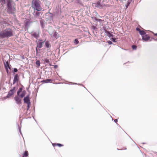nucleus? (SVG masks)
Instances as JSON below:
<instances>
[{"instance_id":"1","label":"nucleus","mask_w":157,"mask_h":157,"mask_svg":"<svg viewBox=\"0 0 157 157\" xmlns=\"http://www.w3.org/2000/svg\"><path fill=\"white\" fill-rule=\"evenodd\" d=\"M7 2V12L9 13H13L15 11V9L14 7V3L11 0H0V2L2 5Z\"/></svg>"},{"instance_id":"2","label":"nucleus","mask_w":157,"mask_h":157,"mask_svg":"<svg viewBox=\"0 0 157 157\" xmlns=\"http://www.w3.org/2000/svg\"><path fill=\"white\" fill-rule=\"evenodd\" d=\"M13 32L12 29L10 28H7L0 32V38H4L12 36Z\"/></svg>"},{"instance_id":"3","label":"nucleus","mask_w":157,"mask_h":157,"mask_svg":"<svg viewBox=\"0 0 157 157\" xmlns=\"http://www.w3.org/2000/svg\"><path fill=\"white\" fill-rule=\"evenodd\" d=\"M40 1L38 0H33L32 1V7L34 10L41 11L42 8L40 6Z\"/></svg>"},{"instance_id":"4","label":"nucleus","mask_w":157,"mask_h":157,"mask_svg":"<svg viewBox=\"0 0 157 157\" xmlns=\"http://www.w3.org/2000/svg\"><path fill=\"white\" fill-rule=\"evenodd\" d=\"M15 89L16 87L14 86L13 87L12 89L10 90L8 92V93L6 96L5 97V99H6L7 98H9L13 95L15 92Z\"/></svg>"},{"instance_id":"5","label":"nucleus","mask_w":157,"mask_h":157,"mask_svg":"<svg viewBox=\"0 0 157 157\" xmlns=\"http://www.w3.org/2000/svg\"><path fill=\"white\" fill-rule=\"evenodd\" d=\"M44 41L43 42H41L40 41L37 44V47L36 48V54H37L38 53V49L37 48H41L44 44Z\"/></svg>"},{"instance_id":"6","label":"nucleus","mask_w":157,"mask_h":157,"mask_svg":"<svg viewBox=\"0 0 157 157\" xmlns=\"http://www.w3.org/2000/svg\"><path fill=\"white\" fill-rule=\"evenodd\" d=\"M39 11H37L36 10H34V11L33 13L34 16L36 18H38L40 17V12H39Z\"/></svg>"},{"instance_id":"7","label":"nucleus","mask_w":157,"mask_h":157,"mask_svg":"<svg viewBox=\"0 0 157 157\" xmlns=\"http://www.w3.org/2000/svg\"><path fill=\"white\" fill-rule=\"evenodd\" d=\"M24 102L26 104L30 103L29 95H27L26 97L24 98Z\"/></svg>"},{"instance_id":"8","label":"nucleus","mask_w":157,"mask_h":157,"mask_svg":"<svg viewBox=\"0 0 157 157\" xmlns=\"http://www.w3.org/2000/svg\"><path fill=\"white\" fill-rule=\"evenodd\" d=\"M142 39L145 41H147L150 39V37L147 35L145 34L142 36Z\"/></svg>"},{"instance_id":"9","label":"nucleus","mask_w":157,"mask_h":157,"mask_svg":"<svg viewBox=\"0 0 157 157\" xmlns=\"http://www.w3.org/2000/svg\"><path fill=\"white\" fill-rule=\"evenodd\" d=\"M31 36L34 37L36 39H37V38L39 37V34L38 33V32H33L31 33Z\"/></svg>"},{"instance_id":"10","label":"nucleus","mask_w":157,"mask_h":157,"mask_svg":"<svg viewBox=\"0 0 157 157\" xmlns=\"http://www.w3.org/2000/svg\"><path fill=\"white\" fill-rule=\"evenodd\" d=\"M14 99L16 101V103L18 104H20L21 103V100L19 97L16 96L14 97Z\"/></svg>"},{"instance_id":"11","label":"nucleus","mask_w":157,"mask_h":157,"mask_svg":"<svg viewBox=\"0 0 157 157\" xmlns=\"http://www.w3.org/2000/svg\"><path fill=\"white\" fill-rule=\"evenodd\" d=\"M18 80L19 78L18 75L17 74H16L14 77L13 82V84H14L16 83V82H18Z\"/></svg>"},{"instance_id":"12","label":"nucleus","mask_w":157,"mask_h":157,"mask_svg":"<svg viewBox=\"0 0 157 157\" xmlns=\"http://www.w3.org/2000/svg\"><path fill=\"white\" fill-rule=\"evenodd\" d=\"M5 67L6 68V72L7 73H9V71L8 70V68L10 69V67L9 65V64L8 62H6V63L4 64Z\"/></svg>"},{"instance_id":"13","label":"nucleus","mask_w":157,"mask_h":157,"mask_svg":"<svg viewBox=\"0 0 157 157\" xmlns=\"http://www.w3.org/2000/svg\"><path fill=\"white\" fill-rule=\"evenodd\" d=\"M105 33L106 34V35L108 36V37H110L113 36V35L111 34L109 31L105 30Z\"/></svg>"},{"instance_id":"14","label":"nucleus","mask_w":157,"mask_h":157,"mask_svg":"<svg viewBox=\"0 0 157 157\" xmlns=\"http://www.w3.org/2000/svg\"><path fill=\"white\" fill-rule=\"evenodd\" d=\"M95 6L101 9L102 8L103 6L101 4L100 2L99 1L96 4Z\"/></svg>"},{"instance_id":"15","label":"nucleus","mask_w":157,"mask_h":157,"mask_svg":"<svg viewBox=\"0 0 157 157\" xmlns=\"http://www.w3.org/2000/svg\"><path fill=\"white\" fill-rule=\"evenodd\" d=\"M44 21L42 19H41L40 21V24L41 26L43 28L44 27Z\"/></svg>"},{"instance_id":"16","label":"nucleus","mask_w":157,"mask_h":157,"mask_svg":"<svg viewBox=\"0 0 157 157\" xmlns=\"http://www.w3.org/2000/svg\"><path fill=\"white\" fill-rule=\"evenodd\" d=\"M51 81L52 80L51 79H47L41 81V82L44 83H48L49 82Z\"/></svg>"},{"instance_id":"17","label":"nucleus","mask_w":157,"mask_h":157,"mask_svg":"<svg viewBox=\"0 0 157 157\" xmlns=\"http://www.w3.org/2000/svg\"><path fill=\"white\" fill-rule=\"evenodd\" d=\"M26 94V91L24 90L23 91H22V94H20V95L19 96L21 97V98H23L25 95Z\"/></svg>"},{"instance_id":"18","label":"nucleus","mask_w":157,"mask_h":157,"mask_svg":"<svg viewBox=\"0 0 157 157\" xmlns=\"http://www.w3.org/2000/svg\"><path fill=\"white\" fill-rule=\"evenodd\" d=\"M22 87H21L19 89V90L17 92V95H20V94L21 93V92L22 91Z\"/></svg>"},{"instance_id":"19","label":"nucleus","mask_w":157,"mask_h":157,"mask_svg":"<svg viewBox=\"0 0 157 157\" xmlns=\"http://www.w3.org/2000/svg\"><path fill=\"white\" fill-rule=\"evenodd\" d=\"M52 145L54 146H58L59 147H61V146H63V145L62 144H56V143H53L52 144Z\"/></svg>"},{"instance_id":"20","label":"nucleus","mask_w":157,"mask_h":157,"mask_svg":"<svg viewBox=\"0 0 157 157\" xmlns=\"http://www.w3.org/2000/svg\"><path fill=\"white\" fill-rule=\"evenodd\" d=\"M45 46L47 48H48L49 47L50 44L48 41H47L45 43Z\"/></svg>"},{"instance_id":"21","label":"nucleus","mask_w":157,"mask_h":157,"mask_svg":"<svg viewBox=\"0 0 157 157\" xmlns=\"http://www.w3.org/2000/svg\"><path fill=\"white\" fill-rule=\"evenodd\" d=\"M139 33L140 35H145L146 34V33L143 30H141L140 31Z\"/></svg>"},{"instance_id":"22","label":"nucleus","mask_w":157,"mask_h":157,"mask_svg":"<svg viewBox=\"0 0 157 157\" xmlns=\"http://www.w3.org/2000/svg\"><path fill=\"white\" fill-rule=\"evenodd\" d=\"M28 155V152L27 151H25V153L23 154V157H27Z\"/></svg>"},{"instance_id":"23","label":"nucleus","mask_w":157,"mask_h":157,"mask_svg":"<svg viewBox=\"0 0 157 157\" xmlns=\"http://www.w3.org/2000/svg\"><path fill=\"white\" fill-rule=\"evenodd\" d=\"M44 62L46 63H49V59H45V60L44 61Z\"/></svg>"},{"instance_id":"24","label":"nucleus","mask_w":157,"mask_h":157,"mask_svg":"<svg viewBox=\"0 0 157 157\" xmlns=\"http://www.w3.org/2000/svg\"><path fill=\"white\" fill-rule=\"evenodd\" d=\"M36 64L38 66H39L40 65V61L37 60L36 62Z\"/></svg>"},{"instance_id":"25","label":"nucleus","mask_w":157,"mask_h":157,"mask_svg":"<svg viewBox=\"0 0 157 157\" xmlns=\"http://www.w3.org/2000/svg\"><path fill=\"white\" fill-rule=\"evenodd\" d=\"M132 47L133 50H136L137 48V46L135 45H132Z\"/></svg>"},{"instance_id":"26","label":"nucleus","mask_w":157,"mask_h":157,"mask_svg":"<svg viewBox=\"0 0 157 157\" xmlns=\"http://www.w3.org/2000/svg\"><path fill=\"white\" fill-rule=\"evenodd\" d=\"M58 34V33H56V32H55L53 35V36L55 38H56L57 37V35Z\"/></svg>"},{"instance_id":"27","label":"nucleus","mask_w":157,"mask_h":157,"mask_svg":"<svg viewBox=\"0 0 157 157\" xmlns=\"http://www.w3.org/2000/svg\"><path fill=\"white\" fill-rule=\"evenodd\" d=\"M74 43H76V44H77L78 43L79 41L77 39H75L74 40Z\"/></svg>"},{"instance_id":"28","label":"nucleus","mask_w":157,"mask_h":157,"mask_svg":"<svg viewBox=\"0 0 157 157\" xmlns=\"http://www.w3.org/2000/svg\"><path fill=\"white\" fill-rule=\"evenodd\" d=\"M27 104V110H28L29 109V108H30V103H29Z\"/></svg>"},{"instance_id":"29","label":"nucleus","mask_w":157,"mask_h":157,"mask_svg":"<svg viewBox=\"0 0 157 157\" xmlns=\"http://www.w3.org/2000/svg\"><path fill=\"white\" fill-rule=\"evenodd\" d=\"M18 128H19V131L21 133V134H22V133H21V127H20L19 125H18Z\"/></svg>"},{"instance_id":"30","label":"nucleus","mask_w":157,"mask_h":157,"mask_svg":"<svg viewBox=\"0 0 157 157\" xmlns=\"http://www.w3.org/2000/svg\"><path fill=\"white\" fill-rule=\"evenodd\" d=\"M111 40L113 42H116V39L114 38H112Z\"/></svg>"},{"instance_id":"31","label":"nucleus","mask_w":157,"mask_h":157,"mask_svg":"<svg viewBox=\"0 0 157 157\" xmlns=\"http://www.w3.org/2000/svg\"><path fill=\"white\" fill-rule=\"evenodd\" d=\"M92 29L94 30H95V29H97L96 27L94 26H92Z\"/></svg>"},{"instance_id":"32","label":"nucleus","mask_w":157,"mask_h":157,"mask_svg":"<svg viewBox=\"0 0 157 157\" xmlns=\"http://www.w3.org/2000/svg\"><path fill=\"white\" fill-rule=\"evenodd\" d=\"M108 43L109 44H112L113 43L112 42H111V41H108Z\"/></svg>"},{"instance_id":"33","label":"nucleus","mask_w":157,"mask_h":157,"mask_svg":"<svg viewBox=\"0 0 157 157\" xmlns=\"http://www.w3.org/2000/svg\"><path fill=\"white\" fill-rule=\"evenodd\" d=\"M136 30L138 31H139V33H140V31H141V30L139 28H138V27H137L136 28Z\"/></svg>"},{"instance_id":"34","label":"nucleus","mask_w":157,"mask_h":157,"mask_svg":"<svg viewBox=\"0 0 157 157\" xmlns=\"http://www.w3.org/2000/svg\"><path fill=\"white\" fill-rule=\"evenodd\" d=\"M14 72H17V69L16 68H14Z\"/></svg>"},{"instance_id":"35","label":"nucleus","mask_w":157,"mask_h":157,"mask_svg":"<svg viewBox=\"0 0 157 157\" xmlns=\"http://www.w3.org/2000/svg\"><path fill=\"white\" fill-rule=\"evenodd\" d=\"M58 67V66L57 65H54V68L56 69Z\"/></svg>"},{"instance_id":"36","label":"nucleus","mask_w":157,"mask_h":157,"mask_svg":"<svg viewBox=\"0 0 157 157\" xmlns=\"http://www.w3.org/2000/svg\"><path fill=\"white\" fill-rule=\"evenodd\" d=\"M130 4V2H128V4L126 6V8H128V6Z\"/></svg>"},{"instance_id":"37","label":"nucleus","mask_w":157,"mask_h":157,"mask_svg":"<svg viewBox=\"0 0 157 157\" xmlns=\"http://www.w3.org/2000/svg\"><path fill=\"white\" fill-rule=\"evenodd\" d=\"M152 39H153L155 41H157V38L155 39V38H152Z\"/></svg>"},{"instance_id":"38","label":"nucleus","mask_w":157,"mask_h":157,"mask_svg":"<svg viewBox=\"0 0 157 157\" xmlns=\"http://www.w3.org/2000/svg\"><path fill=\"white\" fill-rule=\"evenodd\" d=\"M114 121L115 122L117 123V119H115L114 120Z\"/></svg>"},{"instance_id":"39","label":"nucleus","mask_w":157,"mask_h":157,"mask_svg":"<svg viewBox=\"0 0 157 157\" xmlns=\"http://www.w3.org/2000/svg\"><path fill=\"white\" fill-rule=\"evenodd\" d=\"M154 34L155 36H157V33H154Z\"/></svg>"},{"instance_id":"40","label":"nucleus","mask_w":157,"mask_h":157,"mask_svg":"<svg viewBox=\"0 0 157 157\" xmlns=\"http://www.w3.org/2000/svg\"><path fill=\"white\" fill-rule=\"evenodd\" d=\"M49 65L50 66H52V64L51 63H49Z\"/></svg>"},{"instance_id":"41","label":"nucleus","mask_w":157,"mask_h":157,"mask_svg":"<svg viewBox=\"0 0 157 157\" xmlns=\"http://www.w3.org/2000/svg\"><path fill=\"white\" fill-rule=\"evenodd\" d=\"M101 19H99V20H98V21H101Z\"/></svg>"},{"instance_id":"42","label":"nucleus","mask_w":157,"mask_h":157,"mask_svg":"<svg viewBox=\"0 0 157 157\" xmlns=\"http://www.w3.org/2000/svg\"><path fill=\"white\" fill-rule=\"evenodd\" d=\"M41 41V40H39V41Z\"/></svg>"},{"instance_id":"43","label":"nucleus","mask_w":157,"mask_h":157,"mask_svg":"<svg viewBox=\"0 0 157 157\" xmlns=\"http://www.w3.org/2000/svg\"><path fill=\"white\" fill-rule=\"evenodd\" d=\"M74 84H76V83H74Z\"/></svg>"}]
</instances>
